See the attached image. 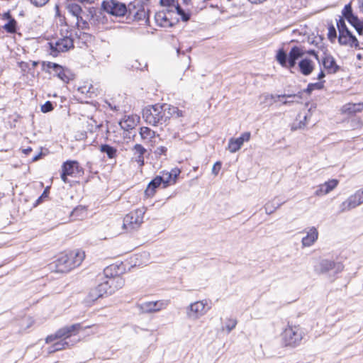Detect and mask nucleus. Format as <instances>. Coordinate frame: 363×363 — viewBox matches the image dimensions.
<instances>
[{
	"instance_id": "69168bd1",
	"label": "nucleus",
	"mask_w": 363,
	"mask_h": 363,
	"mask_svg": "<svg viewBox=\"0 0 363 363\" xmlns=\"http://www.w3.org/2000/svg\"><path fill=\"white\" fill-rule=\"evenodd\" d=\"M249 1L252 4H260V3L265 1L266 0H249Z\"/></svg>"
},
{
	"instance_id": "1a4fd4ad",
	"label": "nucleus",
	"mask_w": 363,
	"mask_h": 363,
	"mask_svg": "<svg viewBox=\"0 0 363 363\" xmlns=\"http://www.w3.org/2000/svg\"><path fill=\"white\" fill-rule=\"evenodd\" d=\"M83 328L80 323L73 324L69 326H66L58 330L55 335H49L46 337L45 341L50 343L57 338H67L72 335H76Z\"/></svg>"
},
{
	"instance_id": "0e129e2a",
	"label": "nucleus",
	"mask_w": 363,
	"mask_h": 363,
	"mask_svg": "<svg viewBox=\"0 0 363 363\" xmlns=\"http://www.w3.org/2000/svg\"><path fill=\"white\" fill-rule=\"evenodd\" d=\"M43 155V153L42 152H40L38 153V155H35L33 157V162H35V161H38V160H40L41 158Z\"/></svg>"
},
{
	"instance_id": "4be33fe9",
	"label": "nucleus",
	"mask_w": 363,
	"mask_h": 363,
	"mask_svg": "<svg viewBox=\"0 0 363 363\" xmlns=\"http://www.w3.org/2000/svg\"><path fill=\"white\" fill-rule=\"evenodd\" d=\"M342 16L349 22L350 24L357 23L359 18L357 16L353 13L351 4H346L342 11Z\"/></svg>"
},
{
	"instance_id": "5fc2aeb1",
	"label": "nucleus",
	"mask_w": 363,
	"mask_h": 363,
	"mask_svg": "<svg viewBox=\"0 0 363 363\" xmlns=\"http://www.w3.org/2000/svg\"><path fill=\"white\" fill-rule=\"evenodd\" d=\"M351 26H352L355 28L357 33L359 35H363V28L359 24V20H358L357 23H353V24H351Z\"/></svg>"
},
{
	"instance_id": "864d4df0",
	"label": "nucleus",
	"mask_w": 363,
	"mask_h": 363,
	"mask_svg": "<svg viewBox=\"0 0 363 363\" xmlns=\"http://www.w3.org/2000/svg\"><path fill=\"white\" fill-rule=\"evenodd\" d=\"M251 134L250 132L243 133L239 138H238L242 143L247 142L250 139Z\"/></svg>"
},
{
	"instance_id": "3c124183",
	"label": "nucleus",
	"mask_w": 363,
	"mask_h": 363,
	"mask_svg": "<svg viewBox=\"0 0 363 363\" xmlns=\"http://www.w3.org/2000/svg\"><path fill=\"white\" fill-rule=\"evenodd\" d=\"M49 187H47L43 192V194H41L40 196L38 197V199H37L36 201V204L35 205H38L40 204L43 200L45 199V198H48V194H49Z\"/></svg>"
},
{
	"instance_id": "6e6d98bb",
	"label": "nucleus",
	"mask_w": 363,
	"mask_h": 363,
	"mask_svg": "<svg viewBox=\"0 0 363 363\" xmlns=\"http://www.w3.org/2000/svg\"><path fill=\"white\" fill-rule=\"evenodd\" d=\"M221 162H216L214 165L213 166V168H212V173L214 174V175H218L220 168H221Z\"/></svg>"
},
{
	"instance_id": "7c9ffc66",
	"label": "nucleus",
	"mask_w": 363,
	"mask_h": 363,
	"mask_svg": "<svg viewBox=\"0 0 363 363\" xmlns=\"http://www.w3.org/2000/svg\"><path fill=\"white\" fill-rule=\"evenodd\" d=\"M363 108V104H347L342 107V111L345 113L353 114L360 112Z\"/></svg>"
},
{
	"instance_id": "de8ad7c7",
	"label": "nucleus",
	"mask_w": 363,
	"mask_h": 363,
	"mask_svg": "<svg viewBox=\"0 0 363 363\" xmlns=\"http://www.w3.org/2000/svg\"><path fill=\"white\" fill-rule=\"evenodd\" d=\"M167 152V148L164 146H159L157 147L154 153L157 157H160L161 155H166Z\"/></svg>"
},
{
	"instance_id": "a878e982",
	"label": "nucleus",
	"mask_w": 363,
	"mask_h": 363,
	"mask_svg": "<svg viewBox=\"0 0 363 363\" xmlns=\"http://www.w3.org/2000/svg\"><path fill=\"white\" fill-rule=\"evenodd\" d=\"M285 201L277 200L274 198L272 201L267 202L264 205V209L267 214L270 215L273 213L277 208H279Z\"/></svg>"
},
{
	"instance_id": "8fccbe9b",
	"label": "nucleus",
	"mask_w": 363,
	"mask_h": 363,
	"mask_svg": "<svg viewBox=\"0 0 363 363\" xmlns=\"http://www.w3.org/2000/svg\"><path fill=\"white\" fill-rule=\"evenodd\" d=\"M352 209L351 206L349 205V201L347 199L344 202H342L340 206V212L343 213L345 211H347Z\"/></svg>"
},
{
	"instance_id": "473e14b6",
	"label": "nucleus",
	"mask_w": 363,
	"mask_h": 363,
	"mask_svg": "<svg viewBox=\"0 0 363 363\" xmlns=\"http://www.w3.org/2000/svg\"><path fill=\"white\" fill-rule=\"evenodd\" d=\"M63 340L58 341L48 347V352L53 353L57 351L62 350L69 347V344L66 341L67 338L63 337Z\"/></svg>"
},
{
	"instance_id": "052dcab7",
	"label": "nucleus",
	"mask_w": 363,
	"mask_h": 363,
	"mask_svg": "<svg viewBox=\"0 0 363 363\" xmlns=\"http://www.w3.org/2000/svg\"><path fill=\"white\" fill-rule=\"evenodd\" d=\"M68 176H69V175H67V174H64V172H62V171L60 177H61L62 180L65 183H67V182H68V179H67V177H68Z\"/></svg>"
},
{
	"instance_id": "a211bd4d",
	"label": "nucleus",
	"mask_w": 363,
	"mask_h": 363,
	"mask_svg": "<svg viewBox=\"0 0 363 363\" xmlns=\"http://www.w3.org/2000/svg\"><path fill=\"white\" fill-rule=\"evenodd\" d=\"M337 184L338 181L337 179H331L325 182L324 184L318 186L315 192V195L318 196L325 195L333 190Z\"/></svg>"
},
{
	"instance_id": "79ce46f5",
	"label": "nucleus",
	"mask_w": 363,
	"mask_h": 363,
	"mask_svg": "<svg viewBox=\"0 0 363 363\" xmlns=\"http://www.w3.org/2000/svg\"><path fill=\"white\" fill-rule=\"evenodd\" d=\"M86 212L84 206H79L76 207L72 212V216L75 217H82Z\"/></svg>"
},
{
	"instance_id": "bf43d9fd",
	"label": "nucleus",
	"mask_w": 363,
	"mask_h": 363,
	"mask_svg": "<svg viewBox=\"0 0 363 363\" xmlns=\"http://www.w3.org/2000/svg\"><path fill=\"white\" fill-rule=\"evenodd\" d=\"M306 52L311 55L314 56V57L320 63V59L319 58L318 53L314 50H309Z\"/></svg>"
},
{
	"instance_id": "13d9d810",
	"label": "nucleus",
	"mask_w": 363,
	"mask_h": 363,
	"mask_svg": "<svg viewBox=\"0 0 363 363\" xmlns=\"http://www.w3.org/2000/svg\"><path fill=\"white\" fill-rule=\"evenodd\" d=\"M30 1L36 6H43L48 1V0H30Z\"/></svg>"
},
{
	"instance_id": "c756f323",
	"label": "nucleus",
	"mask_w": 363,
	"mask_h": 363,
	"mask_svg": "<svg viewBox=\"0 0 363 363\" xmlns=\"http://www.w3.org/2000/svg\"><path fill=\"white\" fill-rule=\"evenodd\" d=\"M4 16L6 18L9 19V21L7 23H6L4 26V29L6 30V32L9 33H14L16 32V25L17 22L16 21L11 17L9 12H7L4 14Z\"/></svg>"
},
{
	"instance_id": "603ef678",
	"label": "nucleus",
	"mask_w": 363,
	"mask_h": 363,
	"mask_svg": "<svg viewBox=\"0 0 363 363\" xmlns=\"http://www.w3.org/2000/svg\"><path fill=\"white\" fill-rule=\"evenodd\" d=\"M43 66L45 67L46 66L48 69H52L53 71L55 69H60V65L57 64V63H55V62H43Z\"/></svg>"
},
{
	"instance_id": "6ab92c4d",
	"label": "nucleus",
	"mask_w": 363,
	"mask_h": 363,
	"mask_svg": "<svg viewBox=\"0 0 363 363\" xmlns=\"http://www.w3.org/2000/svg\"><path fill=\"white\" fill-rule=\"evenodd\" d=\"M62 171L65 174L74 176L80 172L79 163L77 161L68 160L63 163Z\"/></svg>"
},
{
	"instance_id": "6e6552de",
	"label": "nucleus",
	"mask_w": 363,
	"mask_h": 363,
	"mask_svg": "<svg viewBox=\"0 0 363 363\" xmlns=\"http://www.w3.org/2000/svg\"><path fill=\"white\" fill-rule=\"evenodd\" d=\"M207 304V301L205 299L191 303L186 308L187 318L193 320L199 319L210 309V307H206Z\"/></svg>"
},
{
	"instance_id": "39448f33",
	"label": "nucleus",
	"mask_w": 363,
	"mask_h": 363,
	"mask_svg": "<svg viewBox=\"0 0 363 363\" xmlns=\"http://www.w3.org/2000/svg\"><path fill=\"white\" fill-rule=\"evenodd\" d=\"M303 333L299 326L289 325L282 333V345L284 347H296L301 344Z\"/></svg>"
},
{
	"instance_id": "c9c22d12",
	"label": "nucleus",
	"mask_w": 363,
	"mask_h": 363,
	"mask_svg": "<svg viewBox=\"0 0 363 363\" xmlns=\"http://www.w3.org/2000/svg\"><path fill=\"white\" fill-rule=\"evenodd\" d=\"M96 286L99 289V292L100 294H101L102 296H104V295L107 296L113 294L107 279H106L101 284H98Z\"/></svg>"
},
{
	"instance_id": "e2e57ef3",
	"label": "nucleus",
	"mask_w": 363,
	"mask_h": 363,
	"mask_svg": "<svg viewBox=\"0 0 363 363\" xmlns=\"http://www.w3.org/2000/svg\"><path fill=\"white\" fill-rule=\"evenodd\" d=\"M325 77V72L323 71V70H320V73L318 74V77H317V79L318 80H321L322 79H323L324 77Z\"/></svg>"
},
{
	"instance_id": "4c0bfd02",
	"label": "nucleus",
	"mask_w": 363,
	"mask_h": 363,
	"mask_svg": "<svg viewBox=\"0 0 363 363\" xmlns=\"http://www.w3.org/2000/svg\"><path fill=\"white\" fill-rule=\"evenodd\" d=\"M323 83L324 81L316 83H310L308 84L307 88L303 91L310 94L315 89H322L324 86Z\"/></svg>"
},
{
	"instance_id": "a18cd8bd",
	"label": "nucleus",
	"mask_w": 363,
	"mask_h": 363,
	"mask_svg": "<svg viewBox=\"0 0 363 363\" xmlns=\"http://www.w3.org/2000/svg\"><path fill=\"white\" fill-rule=\"evenodd\" d=\"M264 97V103L268 102V99H270L271 102L269 103V105H272L273 103L276 102L277 99L279 98H277V95L274 94H265L263 95Z\"/></svg>"
},
{
	"instance_id": "0eeeda50",
	"label": "nucleus",
	"mask_w": 363,
	"mask_h": 363,
	"mask_svg": "<svg viewBox=\"0 0 363 363\" xmlns=\"http://www.w3.org/2000/svg\"><path fill=\"white\" fill-rule=\"evenodd\" d=\"M102 9L113 16L121 17L126 16L128 18V6L117 0H106L101 4Z\"/></svg>"
},
{
	"instance_id": "09e8293b",
	"label": "nucleus",
	"mask_w": 363,
	"mask_h": 363,
	"mask_svg": "<svg viewBox=\"0 0 363 363\" xmlns=\"http://www.w3.org/2000/svg\"><path fill=\"white\" fill-rule=\"evenodd\" d=\"M160 3L162 6H167V9L174 8L177 4H175L174 0H160Z\"/></svg>"
},
{
	"instance_id": "2f4dec72",
	"label": "nucleus",
	"mask_w": 363,
	"mask_h": 363,
	"mask_svg": "<svg viewBox=\"0 0 363 363\" xmlns=\"http://www.w3.org/2000/svg\"><path fill=\"white\" fill-rule=\"evenodd\" d=\"M99 150L101 152L105 153L109 159H115L117 156V149L110 145H101Z\"/></svg>"
},
{
	"instance_id": "ea45409f",
	"label": "nucleus",
	"mask_w": 363,
	"mask_h": 363,
	"mask_svg": "<svg viewBox=\"0 0 363 363\" xmlns=\"http://www.w3.org/2000/svg\"><path fill=\"white\" fill-rule=\"evenodd\" d=\"M238 324V320L235 318L227 319L225 324V329L228 333H230L234 328H235Z\"/></svg>"
},
{
	"instance_id": "5701e85b",
	"label": "nucleus",
	"mask_w": 363,
	"mask_h": 363,
	"mask_svg": "<svg viewBox=\"0 0 363 363\" xmlns=\"http://www.w3.org/2000/svg\"><path fill=\"white\" fill-rule=\"evenodd\" d=\"M106 279L108 282L112 294L121 289L125 284L124 279L121 277H107Z\"/></svg>"
},
{
	"instance_id": "412c9836",
	"label": "nucleus",
	"mask_w": 363,
	"mask_h": 363,
	"mask_svg": "<svg viewBox=\"0 0 363 363\" xmlns=\"http://www.w3.org/2000/svg\"><path fill=\"white\" fill-rule=\"evenodd\" d=\"M298 65L301 73L305 76L311 74L314 69V62L307 57L302 58Z\"/></svg>"
},
{
	"instance_id": "49530a36",
	"label": "nucleus",
	"mask_w": 363,
	"mask_h": 363,
	"mask_svg": "<svg viewBox=\"0 0 363 363\" xmlns=\"http://www.w3.org/2000/svg\"><path fill=\"white\" fill-rule=\"evenodd\" d=\"M328 36V38L330 39V40L332 42H333L336 39L337 33H336V30L333 26H331L329 27Z\"/></svg>"
},
{
	"instance_id": "20e7f679",
	"label": "nucleus",
	"mask_w": 363,
	"mask_h": 363,
	"mask_svg": "<svg viewBox=\"0 0 363 363\" xmlns=\"http://www.w3.org/2000/svg\"><path fill=\"white\" fill-rule=\"evenodd\" d=\"M305 51L300 47H293L289 52V55L283 49H279L277 53V60L279 63L285 67L293 68L296 65V61L303 57Z\"/></svg>"
},
{
	"instance_id": "4d7b16f0",
	"label": "nucleus",
	"mask_w": 363,
	"mask_h": 363,
	"mask_svg": "<svg viewBox=\"0 0 363 363\" xmlns=\"http://www.w3.org/2000/svg\"><path fill=\"white\" fill-rule=\"evenodd\" d=\"M77 24L78 27H80L82 29H86L89 27V23L84 20L82 16L79 18V23L78 22V20H77Z\"/></svg>"
},
{
	"instance_id": "f03ea898",
	"label": "nucleus",
	"mask_w": 363,
	"mask_h": 363,
	"mask_svg": "<svg viewBox=\"0 0 363 363\" xmlns=\"http://www.w3.org/2000/svg\"><path fill=\"white\" fill-rule=\"evenodd\" d=\"M168 114L166 115L162 104H157L143 109V118L145 121L153 126L166 125L168 122Z\"/></svg>"
},
{
	"instance_id": "c85d7f7f",
	"label": "nucleus",
	"mask_w": 363,
	"mask_h": 363,
	"mask_svg": "<svg viewBox=\"0 0 363 363\" xmlns=\"http://www.w3.org/2000/svg\"><path fill=\"white\" fill-rule=\"evenodd\" d=\"M54 72L56 73L58 78L62 80L64 82L68 83L71 79H72V74L70 71L67 69H65L61 65H60V69H55Z\"/></svg>"
},
{
	"instance_id": "f257e3e1",
	"label": "nucleus",
	"mask_w": 363,
	"mask_h": 363,
	"mask_svg": "<svg viewBox=\"0 0 363 363\" xmlns=\"http://www.w3.org/2000/svg\"><path fill=\"white\" fill-rule=\"evenodd\" d=\"M85 257V253L80 250H74L62 252L59 255L55 261L57 272H67L79 267Z\"/></svg>"
},
{
	"instance_id": "f704fd0d",
	"label": "nucleus",
	"mask_w": 363,
	"mask_h": 363,
	"mask_svg": "<svg viewBox=\"0 0 363 363\" xmlns=\"http://www.w3.org/2000/svg\"><path fill=\"white\" fill-rule=\"evenodd\" d=\"M242 144L238 138H232L229 140L228 149L230 152L234 153L241 148Z\"/></svg>"
},
{
	"instance_id": "58836bf2",
	"label": "nucleus",
	"mask_w": 363,
	"mask_h": 363,
	"mask_svg": "<svg viewBox=\"0 0 363 363\" xmlns=\"http://www.w3.org/2000/svg\"><path fill=\"white\" fill-rule=\"evenodd\" d=\"M174 9L177 14L181 16L183 21L186 22L190 19V14L189 13H186L178 4L175 6Z\"/></svg>"
},
{
	"instance_id": "338daca9",
	"label": "nucleus",
	"mask_w": 363,
	"mask_h": 363,
	"mask_svg": "<svg viewBox=\"0 0 363 363\" xmlns=\"http://www.w3.org/2000/svg\"><path fill=\"white\" fill-rule=\"evenodd\" d=\"M31 151H32L31 147H28V148L24 149V150H23V152L26 155H28V154H29V152H30Z\"/></svg>"
},
{
	"instance_id": "423d86ee",
	"label": "nucleus",
	"mask_w": 363,
	"mask_h": 363,
	"mask_svg": "<svg viewBox=\"0 0 363 363\" xmlns=\"http://www.w3.org/2000/svg\"><path fill=\"white\" fill-rule=\"evenodd\" d=\"M145 208H138L128 213L123 218V228L128 231L137 230L143 223Z\"/></svg>"
},
{
	"instance_id": "2eb2a0df",
	"label": "nucleus",
	"mask_w": 363,
	"mask_h": 363,
	"mask_svg": "<svg viewBox=\"0 0 363 363\" xmlns=\"http://www.w3.org/2000/svg\"><path fill=\"white\" fill-rule=\"evenodd\" d=\"M338 42L341 45H346L356 49H360L358 40L350 30L347 34L345 32L339 33Z\"/></svg>"
},
{
	"instance_id": "7ed1b4c3",
	"label": "nucleus",
	"mask_w": 363,
	"mask_h": 363,
	"mask_svg": "<svg viewBox=\"0 0 363 363\" xmlns=\"http://www.w3.org/2000/svg\"><path fill=\"white\" fill-rule=\"evenodd\" d=\"M150 0H135L128 5V18L150 23Z\"/></svg>"
},
{
	"instance_id": "72a5a7b5",
	"label": "nucleus",
	"mask_w": 363,
	"mask_h": 363,
	"mask_svg": "<svg viewBox=\"0 0 363 363\" xmlns=\"http://www.w3.org/2000/svg\"><path fill=\"white\" fill-rule=\"evenodd\" d=\"M140 135L143 140L150 141L155 137V132L148 127H141L140 128Z\"/></svg>"
},
{
	"instance_id": "680f3d73",
	"label": "nucleus",
	"mask_w": 363,
	"mask_h": 363,
	"mask_svg": "<svg viewBox=\"0 0 363 363\" xmlns=\"http://www.w3.org/2000/svg\"><path fill=\"white\" fill-rule=\"evenodd\" d=\"M358 8L359 12L363 13V0H358Z\"/></svg>"
},
{
	"instance_id": "774afa93",
	"label": "nucleus",
	"mask_w": 363,
	"mask_h": 363,
	"mask_svg": "<svg viewBox=\"0 0 363 363\" xmlns=\"http://www.w3.org/2000/svg\"><path fill=\"white\" fill-rule=\"evenodd\" d=\"M294 103V101H288V100H285L282 102V104L284 105H289V104H291Z\"/></svg>"
},
{
	"instance_id": "c03bdc74",
	"label": "nucleus",
	"mask_w": 363,
	"mask_h": 363,
	"mask_svg": "<svg viewBox=\"0 0 363 363\" xmlns=\"http://www.w3.org/2000/svg\"><path fill=\"white\" fill-rule=\"evenodd\" d=\"M303 91H298L297 94H279L277 95V98H292V97H298V99H302V94Z\"/></svg>"
},
{
	"instance_id": "393cba45",
	"label": "nucleus",
	"mask_w": 363,
	"mask_h": 363,
	"mask_svg": "<svg viewBox=\"0 0 363 363\" xmlns=\"http://www.w3.org/2000/svg\"><path fill=\"white\" fill-rule=\"evenodd\" d=\"M349 205L351 206L352 208L359 206L363 203V191L358 190L353 195H351L348 199Z\"/></svg>"
},
{
	"instance_id": "f8f14e48",
	"label": "nucleus",
	"mask_w": 363,
	"mask_h": 363,
	"mask_svg": "<svg viewBox=\"0 0 363 363\" xmlns=\"http://www.w3.org/2000/svg\"><path fill=\"white\" fill-rule=\"evenodd\" d=\"M168 303L164 301H146L138 303L136 307L141 313H155L166 308Z\"/></svg>"
},
{
	"instance_id": "aec40b11",
	"label": "nucleus",
	"mask_w": 363,
	"mask_h": 363,
	"mask_svg": "<svg viewBox=\"0 0 363 363\" xmlns=\"http://www.w3.org/2000/svg\"><path fill=\"white\" fill-rule=\"evenodd\" d=\"M306 233L307 235L302 238L301 242L303 247H310L317 240L318 232L315 227H311Z\"/></svg>"
},
{
	"instance_id": "a19ab883",
	"label": "nucleus",
	"mask_w": 363,
	"mask_h": 363,
	"mask_svg": "<svg viewBox=\"0 0 363 363\" xmlns=\"http://www.w3.org/2000/svg\"><path fill=\"white\" fill-rule=\"evenodd\" d=\"M337 27L339 33L345 32L347 34L349 30L345 24V20L342 17H340V19L337 21Z\"/></svg>"
},
{
	"instance_id": "9d476101",
	"label": "nucleus",
	"mask_w": 363,
	"mask_h": 363,
	"mask_svg": "<svg viewBox=\"0 0 363 363\" xmlns=\"http://www.w3.org/2000/svg\"><path fill=\"white\" fill-rule=\"evenodd\" d=\"M344 266L340 262H335L334 261L324 259H321L315 266V271L318 274H325L331 270H334V273L337 274L343 270Z\"/></svg>"
},
{
	"instance_id": "9b49d317",
	"label": "nucleus",
	"mask_w": 363,
	"mask_h": 363,
	"mask_svg": "<svg viewBox=\"0 0 363 363\" xmlns=\"http://www.w3.org/2000/svg\"><path fill=\"white\" fill-rule=\"evenodd\" d=\"M51 54L57 55L59 52H67L74 48V41L72 38L65 37L55 42L49 43Z\"/></svg>"
},
{
	"instance_id": "dca6fc26",
	"label": "nucleus",
	"mask_w": 363,
	"mask_h": 363,
	"mask_svg": "<svg viewBox=\"0 0 363 363\" xmlns=\"http://www.w3.org/2000/svg\"><path fill=\"white\" fill-rule=\"evenodd\" d=\"M133 152L132 160L136 162L140 167L145 164L144 155L147 153V149L140 144H135L131 149Z\"/></svg>"
},
{
	"instance_id": "b1692460",
	"label": "nucleus",
	"mask_w": 363,
	"mask_h": 363,
	"mask_svg": "<svg viewBox=\"0 0 363 363\" xmlns=\"http://www.w3.org/2000/svg\"><path fill=\"white\" fill-rule=\"evenodd\" d=\"M162 179L159 176L155 177L148 184L145 194L147 196H152L155 192V189L162 184Z\"/></svg>"
},
{
	"instance_id": "bb28decb",
	"label": "nucleus",
	"mask_w": 363,
	"mask_h": 363,
	"mask_svg": "<svg viewBox=\"0 0 363 363\" xmlns=\"http://www.w3.org/2000/svg\"><path fill=\"white\" fill-rule=\"evenodd\" d=\"M66 9L70 14L76 17L79 23V18H81V13L82 12V7L79 4L70 1L66 4Z\"/></svg>"
},
{
	"instance_id": "cd10ccee",
	"label": "nucleus",
	"mask_w": 363,
	"mask_h": 363,
	"mask_svg": "<svg viewBox=\"0 0 363 363\" xmlns=\"http://www.w3.org/2000/svg\"><path fill=\"white\" fill-rule=\"evenodd\" d=\"M163 108L165 109L166 115L168 114V121L173 116L176 118L182 117V111L179 110L177 107L171 106L169 104H163Z\"/></svg>"
},
{
	"instance_id": "e433bc0d",
	"label": "nucleus",
	"mask_w": 363,
	"mask_h": 363,
	"mask_svg": "<svg viewBox=\"0 0 363 363\" xmlns=\"http://www.w3.org/2000/svg\"><path fill=\"white\" fill-rule=\"evenodd\" d=\"M101 297H103V296H101V294H100L99 290L97 288V286H96V287L90 289L89 294L87 296V298H86V301L88 302H93Z\"/></svg>"
},
{
	"instance_id": "f3484780",
	"label": "nucleus",
	"mask_w": 363,
	"mask_h": 363,
	"mask_svg": "<svg viewBox=\"0 0 363 363\" xmlns=\"http://www.w3.org/2000/svg\"><path fill=\"white\" fill-rule=\"evenodd\" d=\"M179 173L180 171L177 169H172L171 172L162 171L161 172L162 175H160V177L163 180V187L166 188L167 186L174 184Z\"/></svg>"
},
{
	"instance_id": "ddd939ff",
	"label": "nucleus",
	"mask_w": 363,
	"mask_h": 363,
	"mask_svg": "<svg viewBox=\"0 0 363 363\" xmlns=\"http://www.w3.org/2000/svg\"><path fill=\"white\" fill-rule=\"evenodd\" d=\"M172 12V9H166L165 10L157 12L155 15L156 23L161 27H173L176 22L172 21L168 16Z\"/></svg>"
},
{
	"instance_id": "4468645a",
	"label": "nucleus",
	"mask_w": 363,
	"mask_h": 363,
	"mask_svg": "<svg viewBox=\"0 0 363 363\" xmlns=\"http://www.w3.org/2000/svg\"><path fill=\"white\" fill-rule=\"evenodd\" d=\"M320 60L329 74H335L340 69V67L337 65L335 58L330 54L324 53Z\"/></svg>"
},
{
	"instance_id": "37998d69",
	"label": "nucleus",
	"mask_w": 363,
	"mask_h": 363,
	"mask_svg": "<svg viewBox=\"0 0 363 363\" xmlns=\"http://www.w3.org/2000/svg\"><path fill=\"white\" fill-rule=\"evenodd\" d=\"M54 109V106L51 101H48L41 106V111L43 113H48Z\"/></svg>"
}]
</instances>
